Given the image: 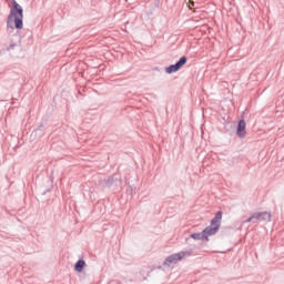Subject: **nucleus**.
Returning a JSON list of instances; mask_svg holds the SVG:
<instances>
[{
	"label": "nucleus",
	"instance_id": "nucleus-1",
	"mask_svg": "<svg viewBox=\"0 0 284 284\" xmlns=\"http://www.w3.org/2000/svg\"><path fill=\"white\" fill-rule=\"evenodd\" d=\"M223 219V212L219 211L214 219L211 221V224L206 226L202 232L200 233H193L189 237L185 239V243H190V240L193 239V241H210V236H214L216 232H219L221 227V220Z\"/></svg>",
	"mask_w": 284,
	"mask_h": 284
},
{
	"label": "nucleus",
	"instance_id": "nucleus-2",
	"mask_svg": "<svg viewBox=\"0 0 284 284\" xmlns=\"http://www.w3.org/2000/svg\"><path fill=\"white\" fill-rule=\"evenodd\" d=\"M13 7L10 9V13L7 19V28L11 30H22L23 29V8L21 4L17 2V0H12Z\"/></svg>",
	"mask_w": 284,
	"mask_h": 284
},
{
	"label": "nucleus",
	"instance_id": "nucleus-3",
	"mask_svg": "<svg viewBox=\"0 0 284 284\" xmlns=\"http://www.w3.org/2000/svg\"><path fill=\"white\" fill-rule=\"evenodd\" d=\"M185 256H192V250L189 251H182L180 253H174L172 255H169L164 262H163V266L164 267H172V265H176V263L179 261H183V258H185Z\"/></svg>",
	"mask_w": 284,
	"mask_h": 284
},
{
	"label": "nucleus",
	"instance_id": "nucleus-4",
	"mask_svg": "<svg viewBox=\"0 0 284 284\" xmlns=\"http://www.w3.org/2000/svg\"><path fill=\"white\" fill-rule=\"evenodd\" d=\"M272 214L268 212H256L251 217L245 220V223H261V221H271Z\"/></svg>",
	"mask_w": 284,
	"mask_h": 284
},
{
	"label": "nucleus",
	"instance_id": "nucleus-5",
	"mask_svg": "<svg viewBox=\"0 0 284 284\" xmlns=\"http://www.w3.org/2000/svg\"><path fill=\"white\" fill-rule=\"evenodd\" d=\"M187 63V58L182 57L175 64H171L165 69L166 74H173V72H179Z\"/></svg>",
	"mask_w": 284,
	"mask_h": 284
},
{
	"label": "nucleus",
	"instance_id": "nucleus-6",
	"mask_svg": "<svg viewBox=\"0 0 284 284\" xmlns=\"http://www.w3.org/2000/svg\"><path fill=\"white\" fill-rule=\"evenodd\" d=\"M245 128H246L245 120H241L237 125V131H236L237 136L243 138L245 136V134H247V132L245 131Z\"/></svg>",
	"mask_w": 284,
	"mask_h": 284
},
{
	"label": "nucleus",
	"instance_id": "nucleus-7",
	"mask_svg": "<svg viewBox=\"0 0 284 284\" xmlns=\"http://www.w3.org/2000/svg\"><path fill=\"white\" fill-rule=\"evenodd\" d=\"M83 267H85V261L79 260L75 263L74 270H75V272H83Z\"/></svg>",
	"mask_w": 284,
	"mask_h": 284
},
{
	"label": "nucleus",
	"instance_id": "nucleus-8",
	"mask_svg": "<svg viewBox=\"0 0 284 284\" xmlns=\"http://www.w3.org/2000/svg\"><path fill=\"white\" fill-rule=\"evenodd\" d=\"M189 3H191V6H194V2H192V0H189Z\"/></svg>",
	"mask_w": 284,
	"mask_h": 284
}]
</instances>
